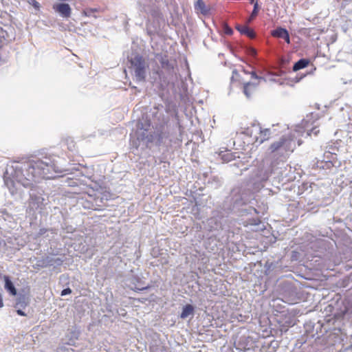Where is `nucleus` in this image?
Wrapping results in <instances>:
<instances>
[{"mask_svg":"<svg viewBox=\"0 0 352 352\" xmlns=\"http://www.w3.org/2000/svg\"><path fill=\"white\" fill-rule=\"evenodd\" d=\"M247 133L252 138L254 142L259 144L268 140L270 136V129H262L258 125H252L247 130Z\"/></svg>","mask_w":352,"mask_h":352,"instance_id":"nucleus-1","label":"nucleus"},{"mask_svg":"<svg viewBox=\"0 0 352 352\" xmlns=\"http://www.w3.org/2000/svg\"><path fill=\"white\" fill-rule=\"evenodd\" d=\"M16 182L12 178L6 177L5 178V184L10 190L12 195L16 193L18 190H20L21 186L24 187H28L30 185V179L22 178L19 175V172L16 173Z\"/></svg>","mask_w":352,"mask_h":352,"instance_id":"nucleus-2","label":"nucleus"},{"mask_svg":"<svg viewBox=\"0 0 352 352\" xmlns=\"http://www.w3.org/2000/svg\"><path fill=\"white\" fill-rule=\"evenodd\" d=\"M294 146V142L289 137H282L278 141L272 143L269 149L271 152L282 151L287 152L292 151Z\"/></svg>","mask_w":352,"mask_h":352,"instance_id":"nucleus-3","label":"nucleus"},{"mask_svg":"<svg viewBox=\"0 0 352 352\" xmlns=\"http://www.w3.org/2000/svg\"><path fill=\"white\" fill-rule=\"evenodd\" d=\"M133 67L135 78L138 80H142L144 78V63L140 56H136L131 60Z\"/></svg>","mask_w":352,"mask_h":352,"instance_id":"nucleus-4","label":"nucleus"},{"mask_svg":"<svg viewBox=\"0 0 352 352\" xmlns=\"http://www.w3.org/2000/svg\"><path fill=\"white\" fill-rule=\"evenodd\" d=\"M54 8L57 11L61 16L68 18L71 15L72 9L67 3H58Z\"/></svg>","mask_w":352,"mask_h":352,"instance_id":"nucleus-5","label":"nucleus"},{"mask_svg":"<svg viewBox=\"0 0 352 352\" xmlns=\"http://www.w3.org/2000/svg\"><path fill=\"white\" fill-rule=\"evenodd\" d=\"M272 35L277 38H283L287 43H290L288 31L283 28H278L272 32Z\"/></svg>","mask_w":352,"mask_h":352,"instance_id":"nucleus-6","label":"nucleus"},{"mask_svg":"<svg viewBox=\"0 0 352 352\" xmlns=\"http://www.w3.org/2000/svg\"><path fill=\"white\" fill-rule=\"evenodd\" d=\"M261 81L256 82H246L244 83L243 91L247 98H250L252 93L257 89V87Z\"/></svg>","mask_w":352,"mask_h":352,"instance_id":"nucleus-7","label":"nucleus"},{"mask_svg":"<svg viewBox=\"0 0 352 352\" xmlns=\"http://www.w3.org/2000/svg\"><path fill=\"white\" fill-rule=\"evenodd\" d=\"M195 308L191 305H186L182 307L180 318L182 319H186L188 317H192L194 315Z\"/></svg>","mask_w":352,"mask_h":352,"instance_id":"nucleus-8","label":"nucleus"},{"mask_svg":"<svg viewBox=\"0 0 352 352\" xmlns=\"http://www.w3.org/2000/svg\"><path fill=\"white\" fill-rule=\"evenodd\" d=\"M195 8L197 10H199L202 14H207L210 10V8L207 7L203 0H197L195 5Z\"/></svg>","mask_w":352,"mask_h":352,"instance_id":"nucleus-9","label":"nucleus"},{"mask_svg":"<svg viewBox=\"0 0 352 352\" xmlns=\"http://www.w3.org/2000/svg\"><path fill=\"white\" fill-rule=\"evenodd\" d=\"M5 281V288L12 295L15 296L16 294V289H15L13 283L10 280L8 276H5L3 277Z\"/></svg>","mask_w":352,"mask_h":352,"instance_id":"nucleus-10","label":"nucleus"},{"mask_svg":"<svg viewBox=\"0 0 352 352\" xmlns=\"http://www.w3.org/2000/svg\"><path fill=\"white\" fill-rule=\"evenodd\" d=\"M236 28L243 34H245L250 38H254L255 36L254 32L249 29L247 25H237Z\"/></svg>","mask_w":352,"mask_h":352,"instance_id":"nucleus-11","label":"nucleus"},{"mask_svg":"<svg viewBox=\"0 0 352 352\" xmlns=\"http://www.w3.org/2000/svg\"><path fill=\"white\" fill-rule=\"evenodd\" d=\"M308 64H309V61L307 60L300 59L294 64V65L293 67V70L295 72L298 71L301 69L306 67Z\"/></svg>","mask_w":352,"mask_h":352,"instance_id":"nucleus-12","label":"nucleus"},{"mask_svg":"<svg viewBox=\"0 0 352 352\" xmlns=\"http://www.w3.org/2000/svg\"><path fill=\"white\" fill-rule=\"evenodd\" d=\"M258 10V4L257 2H255L254 5V9L252 12V14L248 21V23H250L256 15H257Z\"/></svg>","mask_w":352,"mask_h":352,"instance_id":"nucleus-13","label":"nucleus"},{"mask_svg":"<svg viewBox=\"0 0 352 352\" xmlns=\"http://www.w3.org/2000/svg\"><path fill=\"white\" fill-rule=\"evenodd\" d=\"M231 81L233 82H242V79L240 77V75L237 72L236 70L232 71V76L231 78Z\"/></svg>","mask_w":352,"mask_h":352,"instance_id":"nucleus-14","label":"nucleus"},{"mask_svg":"<svg viewBox=\"0 0 352 352\" xmlns=\"http://www.w3.org/2000/svg\"><path fill=\"white\" fill-rule=\"evenodd\" d=\"M251 76L253 78L257 80L258 81H263V82L266 81L265 78H262V77H258L254 72H252Z\"/></svg>","mask_w":352,"mask_h":352,"instance_id":"nucleus-15","label":"nucleus"},{"mask_svg":"<svg viewBox=\"0 0 352 352\" xmlns=\"http://www.w3.org/2000/svg\"><path fill=\"white\" fill-rule=\"evenodd\" d=\"M71 293H72V290L69 288H67V289H63L61 292V296H66V295L69 294Z\"/></svg>","mask_w":352,"mask_h":352,"instance_id":"nucleus-16","label":"nucleus"},{"mask_svg":"<svg viewBox=\"0 0 352 352\" xmlns=\"http://www.w3.org/2000/svg\"><path fill=\"white\" fill-rule=\"evenodd\" d=\"M225 32L226 34H231L232 33V30L231 28H230L229 27H226L225 28Z\"/></svg>","mask_w":352,"mask_h":352,"instance_id":"nucleus-17","label":"nucleus"},{"mask_svg":"<svg viewBox=\"0 0 352 352\" xmlns=\"http://www.w3.org/2000/svg\"><path fill=\"white\" fill-rule=\"evenodd\" d=\"M17 313L19 315H21V316H24V313L21 311V310H18L17 311Z\"/></svg>","mask_w":352,"mask_h":352,"instance_id":"nucleus-18","label":"nucleus"},{"mask_svg":"<svg viewBox=\"0 0 352 352\" xmlns=\"http://www.w3.org/2000/svg\"><path fill=\"white\" fill-rule=\"evenodd\" d=\"M3 306V302L2 298H0V308H1Z\"/></svg>","mask_w":352,"mask_h":352,"instance_id":"nucleus-19","label":"nucleus"},{"mask_svg":"<svg viewBox=\"0 0 352 352\" xmlns=\"http://www.w3.org/2000/svg\"><path fill=\"white\" fill-rule=\"evenodd\" d=\"M251 3H253L254 0H250Z\"/></svg>","mask_w":352,"mask_h":352,"instance_id":"nucleus-20","label":"nucleus"}]
</instances>
